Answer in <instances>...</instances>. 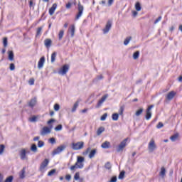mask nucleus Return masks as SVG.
<instances>
[{"label": "nucleus", "mask_w": 182, "mask_h": 182, "mask_svg": "<svg viewBox=\"0 0 182 182\" xmlns=\"http://www.w3.org/2000/svg\"><path fill=\"white\" fill-rule=\"evenodd\" d=\"M83 147H85V142L83 141L73 142L71 144L73 150H82Z\"/></svg>", "instance_id": "nucleus-1"}, {"label": "nucleus", "mask_w": 182, "mask_h": 182, "mask_svg": "<svg viewBox=\"0 0 182 182\" xmlns=\"http://www.w3.org/2000/svg\"><path fill=\"white\" fill-rule=\"evenodd\" d=\"M156 149H157V146H156V141L151 139L148 145V150L149 153H153Z\"/></svg>", "instance_id": "nucleus-2"}, {"label": "nucleus", "mask_w": 182, "mask_h": 182, "mask_svg": "<svg viewBox=\"0 0 182 182\" xmlns=\"http://www.w3.org/2000/svg\"><path fill=\"white\" fill-rule=\"evenodd\" d=\"M69 72V65H64L61 68H60L58 70L59 75H62V76H64V75H66Z\"/></svg>", "instance_id": "nucleus-3"}, {"label": "nucleus", "mask_w": 182, "mask_h": 182, "mask_svg": "<svg viewBox=\"0 0 182 182\" xmlns=\"http://www.w3.org/2000/svg\"><path fill=\"white\" fill-rule=\"evenodd\" d=\"M50 132H52V126L43 127L41 129L40 134L41 136H46V134H50Z\"/></svg>", "instance_id": "nucleus-4"}, {"label": "nucleus", "mask_w": 182, "mask_h": 182, "mask_svg": "<svg viewBox=\"0 0 182 182\" xmlns=\"http://www.w3.org/2000/svg\"><path fill=\"white\" fill-rule=\"evenodd\" d=\"M83 163H85V158H83L82 156H77V162L75 163L77 168H83Z\"/></svg>", "instance_id": "nucleus-5"}, {"label": "nucleus", "mask_w": 182, "mask_h": 182, "mask_svg": "<svg viewBox=\"0 0 182 182\" xmlns=\"http://www.w3.org/2000/svg\"><path fill=\"white\" fill-rule=\"evenodd\" d=\"M90 153V154H89ZM89 154L90 159H92V157H95V154H96V151L95 149H92L90 148H87L85 151L83 152L84 156H87Z\"/></svg>", "instance_id": "nucleus-6"}, {"label": "nucleus", "mask_w": 182, "mask_h": 182, "mask_svg": "<svg viewBox=\"0 0 182 182\" xmlns=\"http://www.w3.org/2000/svg\"><path fill=\"white\" fill-rule=\"evenodd\" d=\"M48 164H49V159H46L40 166V171L41 173H45V168L48 167Z\"/></svg>", "instance_id": "nucleus-7"}, {"label": "nucleus", "mask_w": 182, "mask_h": 182, "mask_svg": "<svg viewBox=\"0 0 182 182\" xmlns=\"http://www.w3.org/2000/svg\"><path fill=\"white\" fill-rule=\"evenodd\" d=\"M176 95H177V92L176 91H171L168 92L166 96V100H168V102H171V100H173V99H174Z\"/></svg>", "instance_id": "nucleus-8"}, {"label": "nucleus", "mask_w": 182, "mask_h": 182, "mask_svg": "<svg viewBox=\"0 0 182 182\" xmlns=\"http://www.w3.org/2000/svg\"><path fill=\"white\" fill-rule=\"evenodd\" d=\"M154 107V105H150L148 107L146 111V120H150L151 119V109Z\"/></svg>", "instance_id": "nucleus-9"}, {"label": "nucleus", "mask_w": 182, "mask_h": 182, "mask_svg": "<svg viewBox=\"0 0 182 182\" xmlns=\"http://www.w3.org/2000/svg\"><path fill=\"white\" fill-rule=\"evenodd\" d=\"M65 149H66V146L65 145H61L58 146L53 151V156H55V154H59V153H62V151H63Z\"/></svg>", "instance_id": "nucleus-10"}, {"label": "nucleus", "mask_w": 182, "mask_h": 182, "mask_svg": "<svg viewBox=\"0 0 182 182\" xmlns=\"http://www.w3.org/2000/svg\"><path fill=\"white\" fill-rule=\"evenodd\" d=\"M82 14H83V6L82 4H80V3H79L78 4V14L75 16V19H79V18H80V16H82Z\"/></svg>", "instance_id": "nucleus-11"}, {"label": "nucleus", "mask_w": 182, "mask_h": 182, "mask_svg": "<svg viewBox=\"0 0 182 182\" xmlns=\"http://www.w3.org/2000/svg\"><path fill=\"white\" fill-rule=\"evenodd\" d=\"M127 140L124 139V141H122L120 144L119 145V146L117 149V151L120 152V151H123V149H124L126 147V143H127Z\"/></svg>", "instance_id": "nucleus-12"}, {"label": "nucleus", "mask_w": 182, "mask_h": 182, "mask_svg": "<svg viewBox=\"0 0 182 182\" xmlns=\"http://www.w3.org/2000/svg\"><path fill=\"white\" fill-rule=\"evenodd\" d=\"M26 149H21L20 151V157L21 160H28V156H26Z\"/></svg>", "instance_id": "nucleus-13"}, {"label": "nucleus", "mask_w": 182, "mask_h": 182, "mask_svg": "<svg viewBox=\"0 0 182 182\" xmlns=\"http://www.w3.org/2000/svg\"><path fill=\"white\" fill-rule=\"evenodd\" d=\"M110 28H112V21H108L105 26V28L103 29L104 33H107V32L110 31Z\"/></svg>", "instance_id": "nucleus-14"}, {"label": "nucleus", "mask_w": 182, "mask_h": 182, "mask_svg": "<svg viewBox=\"0 0 182 182\" xmlns=\"http://www.w3.org/2000/svg\"><path fill=\"white\" fill-rule=\"evenodd\" d=\"M166 173H167L166 168L162 166L159 171V176H161V178H164V177H166Z\"/></svg>", "instance_id": "nucleus-15"}, {"label": "nucleus", "mask_w": 182, "mask_h": 182, "mask_svg": "<svg viewBox=\"0 0 182 182\" xmlns=\"http://www.w3.org/2000/svg\"><path fill=\"white\" fill-rule=\"evenodd\" d=\"M56 8H58V4L55 3L53 4L51 8L49 9V14L50 16L53 15L55 14V11H56Z\"/></svg>", "instance_id": "nucleus-16"}, {"label": "nucleus", "mask_w": 182, "mask_h": 182, "mask_svg": "<svg viewBox=\"0 0 182 182\" xmlns=\"http://www.w3.org/2000/svg\"><path fill=\"white\" fill-rule=\"evenodd\" d=\"M106 99H107V95H104L101 100H99L96 107H100V106H102V104L105 102V100H106Z\"/></svg>", "instance_id": "nucleus-17"}, {"label": "nucleus", "mask_w": 182, "mask_h": 182, "mask_svg": "<svg viewBox=\"0 0 182 182\" xmlns=\"http://www.w3.org/2000/svg\"><path fill=\"white\" fill-rule=\"evenodd\" d=\"M43 63H45V57H42L38 61V69H41V68H43Z\"/></svg>", "instance_id": "nucleus-18"}, {"label": "nucleus", "mask_w": 182, "mask_h": 182, "mask_svg": "<svg viewBox=\"0 0 182 182\" xmlns=\"http://www.w3.org/2000/svg\"><path fill=\"white\" fill-rule=\"evenodd\" d=\"M180 137V134L176 133L173 135L171 136L170 140L171 141H176V140Z\"/></svg>", "instance_id": "nucleus-19"}, {"label": "nucleus", "mask_w": 182, "mask_h": 182, "mask_svg": "<svg viewBox=\"0 0 182 182\" xmlns=\"http://www.w3.org/2000/svg\"><path fill=\"white\" fill-rule=\"evenodd\" d=\"M38 119H39V115H33L28 118L29 122H31V123H34L35 122H38Z\"/></svg>", "instance_id": "nucleus-20"}, {"label": "nucleus", "mask_w": 182, "mask_h": 182, "mask_svg": "<svg viewBox=\"0 0 182 182\" xmlns=\"http://www.w3.org/2000/svg\"><path fill=\"white\" fill-rule=\"evenodd\" d=\"M75 25H72L69 28L68 33L70 32V33H71L72 38L75 36Z\"/></svg>", "instance_id": "nucleus-21"}, {"label": "nucleus", "mask_w": 182, "mask_h": 182, "mask_svg": "<svg viewBox=\"0 0 182 182\" xmlns=\"http://www.w3.org/2000/svg\"><path fill=\"white\" fill-rule=\"evenodd\" d=\"M36 105V98L31 99L30 102H28L29 107H34V106Z\"/></svg>", "instance_id": "nucleus-22"}, {"label": "nucleus", "mask_w": 182, "mask_h": 182, "mask_svg": "<svg viewBox=\"0 0 182 182\" xmlns=\"http://www.w3.org/2000/svg\"><path fill=\"white\" fill-rule=\"evenodd\" d=\"M44 43H45V46H46V48H50V46H52V40L46 39L44 41Z\"/></svg>", "instance_id": "nucleus-23"}, {"label": "nucleus", "mask_w": 182, "mask_h": 182, "mask_svg": "<svg viewBox=\"0 0 182 182\" xmlns=\"http://www.w3.org/2000/svg\"><path fill=\"white\" fill-rule=\"evenodd\" d=\"M101 147H102V149H109L110 147V142L106 141L105 142L102 143Z\"/></svg>", "instance_id": "nucleus-24"}, {"label": "nucleus", "mask_w": 182, "mask_h": 182, "mask_svg": "<svg viewBox=\"0 0 182 182\" xmlns=\"http://www.w3.org/2000/svg\"><path fill=\"white\" fill-rule=\"evenodd\" d=\"M30 150L33 153H36L38 151V146H36V144H32Z\"/></svg>", "instance_id": "nucleus-25"}, {"label": "nucleus", "mask_w": 182, "mask_h": 182, "mask_svg": "<svg viewBox=\"0 0 182 182\" xmlns=\"http://www.w3.org/2000/svg\"><path fill=\"white\" fill-rule=\"evenodd\" d=\"M8 55H9V60H14V51L9 50L8 51Z\"/></svg>", "instance_id": "nucleus-26"}, {"label": "nucleus", "mask_w": 182, "mask_h": 182, "mask_svg": "<svg viewBox=\"0 0 182 182\" xmlns=\"http://www.w3.org/2000/svg\"><path fill=\"white\" fill-rule=\"evenodd\" d=\"M143 108H139L138 110L136 111L135 116H136V117H139V116L143 114Z\"/></svg>", "instance_id": "nucleus-27"}, {"label": "nucleus", "mask_w": 182, "mask_h": 182, "mask_svg": "<svg viewBox=\"0 0 182 182\" xmlns=\"http://www.w3.org/2000/svg\"><path fill=\"white\" fill-rule=\"evenodd\" d=\"M105 132V127H101L97 130V135L100 136Z\"/></svg>", "instance_id": "nucleus-28"}, {"label": "nucleus", "mask_w": 182, "mask_h": 182, "mask_svg": "<svg viewBox=\"0 0 182 182\" xmlns=\"http://www.w3.org/2000/svg\"><path fill=\"white\" fill-rule=\"evenodd\" d=\"M135 9L138 12H139V11H141V5L140 4V2H136L135 4Z\"/></svg>", "instance_id": "nucleus-29"}, {"label": "nucleus", "mask_w": 182, "mask_h": 182, "mask_svg": "<svg viewBox=\"0 0 182 182\" xmlns=\"http://www.w3.org/2000/svg\"><path fill=\"white\" fill-rule=\"evenodd\" d=\"M139 56H140V52L136 51L133 54V59H134L136 60L139 59Z\"/></svg>", "instance_id": "nucleus-30"}, {"label": "nucleus", "mask_w": 182, "mask_h": 182, "mask_svg": "<svg viewBox=\"0 0 182 182\" xmlns=\"http://www.w3.org/2000/svg\"><path fill=\"white\" fill-rule=\"evenodd\" d=\"M130 41H132V37H128L124 41V45H125V46H127V45H129Z\"/></svg>", "instance_id": "nucleus-31"}, {"label": "nucleus", "mask_w": 182, "mask_h": 182, "mask_svg": "<svg viewBox=\"0 0 182 182\" xmlns=\"http://www.w3.org/2000/svg\"><path fill=\"white\" fill-rule=\"evenodd\" d=\"M25 173H26V171H25V168H23V169L20 172V178H23L25 177Z\"/></svg>", "instance_id": "nucleus-32"}, {"label": "nucleus", "mask_w": 182, "mask_h": 182, "mask_svg": "<svg viewBox=\"0 0 182 182\" xmlns=\"http://www.w3.org/2000/svg\"><path fill=\"white\" fill-rule=\"evenodd\" d=\"M112 120H114V121H117V120H119V114H117V113H114L113 114H112Z\"/></svg>", "instance_id": "nucleus-33"}, {"label": "nucleus", "mask_w": 182, "mask_h": 182, "mask_svg": "<svg viewBox=\"0 0 182 182\" xmlns=\"http://www.w3.org/2000/svg\"><path fill=\"white\" fill-rule=\"evenodd\" d=\"M56 60V52H54L51 55V63H53Z\"/></svg>", "instance_id": "nucleus-34"}, {"label": "nucleus", "mask_w": 182, "mask_h": 182, "mask_svg": "<svg viewBox=\"0 0 182 182\" xmlns=\"http://www.w3.org/2000/svg\"><path fill=\"white\" fill-rule=\"evenodd\" d=\"M77 106H79V102L77 101L74 105H73V107L72 109V112H76V109H77Z\"/></svg>", "instance_id": "nucleus-35"}, {"label": "nucleus", "mask_w": 182, "mask_h": 182, "mask_svg": "<svg viewBox=\"0 0 182 182\" xmlns=\"http://www.w3.org/2000/svg\"><path fill=\"white\" fill-rule=\"evenodd\" d=\"M3 45L4 48H6V46H8V38L5 37L3 38Z\"/></svg>", "instance_id": "nucleus-36"}, {"label": "nucleus", "mask_w": 182, "mask_h": 182, "mask_svg": "<svg viewBox=\"0 0 182 182\" xmlns=\"http://www.w3.org/2000/svg\"><path fill=\"white\" fill-rule=\"evenodd\" d=\"M63 33H65V31L63 30L60 31L58 34L59 41H61L62 38H63Z\"/></svg>", "instance_id": "nucleus-37"}, {"label": "nucleus", "mask_w": 182, "mask_h": 182, "mask_svg": "<svg viewBox=\"0 0 182 182\" xmlns=\"http://www.w3.org/2000/svg\"><path fill=\"white\" fill-rule=\"evenodd\" d=\"M126 172H124V171H122V172H120L119 175V180H123V178H124V174Z\"/></svg>", "instance_id": "nucleus-38"}, {"label": "nucleus", "mask_w": 182, "mask_h": 182, "mask_svg": "<svg viewBox=\"0 0 182 182\" xmlns=\"http://www.w3.org/2000/svg\"><path fill=\"white\" fill-rule=\"evenodd\" d=\"M4 150H5V145L1 144L0 145V155L4 154Z\"/></svg>", "instance_id": "nucleus-39"}, {"label": "nucleus", "mask_w": 182, "mask_h": 182, "mask_svg": "<svg viewBox=\"0 0 182 182\" xmlns=\"http://www.w3.org/2000/svg\"><path fill=\"white\" fill-rule=\"evenodd\" d=\"M55 173H56V169H52L51 171H50L48 173V176H49L50 177L53 176V174H55Z\"/></svg>", "instance_id": "nucleus-40"}, {"label": "nucleus", "mask_w": 182, "mask_h": 182, "mask_svg": "<svg viewBox=\"0 0 182 182\" xmlns=\"http://www.w3.org/2000/svg\"><path fill=\"white\" fill-rule=\"evenodd\" d=\"M63 126L62 124H58L55 128V132H60V130H62Z\"/></svg>", "instance_id": "nucleus-41"}, {"label": "nucleus", "mask_w": 182, "mask_h": 182, "mask_svg": "<svg viewBox=\"0 0 182 182\" xmlns=\"http://www.w3.org/2000/svg\"><path fill=\"white\" fill-rule=\"evenodd\" d=\"M45 146V143L43 142V141H38V147H43Z\"/></svg>", "instance_id": "nucleus-42"}, {"label": "nucleus", "mask_w": 182, "mask_h": 182, "mask_svg": "<svg viewBox=\"0 0 182 182\" xmlns=\"http://www.w3.org/2000/svg\"><path fill=\"white\" fill-rule=\"evenodd\" d=\"M79 178H80V174L79 172H77L74 176V180H79Z\"/></svg>", "instance_id": "nucleus-43"}, {"label": "nucleus", "mask_w": 182, "mask_h": 182, "mask_svg": "<svg viewBox=\"0 0 182 182\" xmlns=\"http://www.w3.org/2000/svg\"><path fill=\"white\" fill-rule=\"evenodd\" d=\"M59 109H60V107L59 106V104H55L54 105V110H55V112H58L59 110Z\"/></svg>", "instance_id": "nucleus-44"}, {"label": "nucleus", "mask_w": 182, "mask_h": 182, "mask_svg": "<svg viewBox=\"0 0 182 182\" xmlns=\"http://www.w3.org/2000/svg\"><path fill=\"white\" fill-rule=\"evenodd\" d=\"M28 83H29V85H31V86L33 85L34 83H35V79L31 78V79L28 80Z\"/></svg>", "instance_id": "nucleus-45"}, {"label": "nucleus", "mask_w": 182, "mask_h": 182, "mask_svg": "<svg viewBox=\"0 0 182 182\" xmlns=\"http://www.w3.org/2000/svg\"><path fill=\"white\" fill-rule=\"evenodd\" d=\"M49 141L50 143H51V144H55V143H56V139H55V138L53 137L49 139Z\"/></svg>", "instance_id": "nucleus-46"}, {"label": "nucleus", "mask_w": 182, "mask_h": 182, "mask_svg": "<svg viewBox=\"0 0 182 182\" xmlns=\"http://www.w3.org/2000/svg\"><path fill=\"white\" fill-rule=\"evenodd\" d=\"M71 178H72V176H70V174H67L65 176V180H67L68 181H70Z\"/></svg>", "instance_id": "nucleus-47"}, {"label": "nucleus", "mask_w": 182, "mask_h": 182, "mask_svg": "<svg viewBox=\"0 0 182 182\" xmlns=\"http://www.w3.org/2000/svg\"><path fill=\"white\" fill-rule=\"evenodd\" d=\"M106 117H107V113L104 114L101 117V120H102V121L106 120Z\"/></svg>", "instance_id": "nucleus-48"}, {"label": "nucleus", "mask_w": 182, "mask_h": 182, "mask_svg": "<svg viewBox=\"0 0 182 182\" xmlns=\"http://www.w3.org/2000/svg\"><path fill=\"white\" fill-rule=\"evenodd\" d=\"M76 168H78L76 165L72 166L70 168V169L71 170V171H75Z\"/></svg>", "instance_id": "nucleus-49"}, {"label": "nucleus", "mask_w": 182, "mask_h": 182, "mask_svg": "<svg viewBox=\"0 0 182 182\" xmlns=\"http://www.w3.org/2000/svg\"><path fill=\"white\" fill-rule=\"evenodd\" d=\"M105 168H107L108 170H110V168H112V165H110V163H107L105 164Z\"/></svg>", "instance_id": "nucleus-50"}, {"label": "nucleus", "mask_w": 182, "mask_h": 182, "mask_svg": "<svg viewBox=\"0 0 182 182\" xmlns=\"http://www.w3.org/2000/svg\"><path fill=\"white\" fill-rule=\"evenodd\" d=\"M124 107H120V108H119V114H120L121 116L123 115V112H124Z\"/></svg>", "instance_id": "nucleus-51"}, {"label": "nucleus", "mask_w": 182, "mask_h": 182, "mask_svg": "<svg viewBox=\"0 0 182 182\" xmlns=\"http://www.w3.org/2000/svg\"><path fill=\"white\" fill-rule=\"evenodd\" d=\"M164 126V124H163L162 122H159V123L157 124L156 127H157V129H161V127H163Z\"/></svg>", "instance_id": "nucleus-52"}, {"label": "nucleus", "mask_w": 182, "mask_h": 182, "mask_svg": "<svg viewBox=\"0 0 182 182\" xmlns=\"http://www.w3.org/2000/svg\"><path fill=\"white\" fill-rule=\"evenodd\" d=\"M117 181V177L114 176L111 178V180L109 182H116Z\"/></svg>", "instance_id": "nucleus-53"}, {"label": "nucleus", "mask_w": 182, "mask_h": 182, "mask_svg": "<svg viewBox=\"0 0 182 182\" xmlns=\"http://www.w3.org/2000/svg\"><path fill=\"white\" fill-rule=\"evenodd\" d=\"M10 70H15V64L14 63L10 64Z\"/></svg>", "instance_id": "nucleus-54"}, {"label": "nucleus", "mask_w": 182, "mask_h": 182, "mask_svg": "<svg viewBox=\"0 0 182 182\" xmlns=\"http://www.w3.org/2000/svg\"><path fill=\"white\" fill-rule=\"evenodd\" d=\"M41 32H42V27H39L37 29V36H38V35H41Z\"/></svg>", "instance_id": "nucleus-55"}, {"label": "nucleus", "mask_w": 182, "mask_h": 182, "mask_svg": "<svg viewBox=\"0 0 182 182\" xmlns=\"http://www.w3.org/2000/svg\"><path fill=\"white\" fill-rule=\"evenodd\" d=\"M55 120L54 119H51L48 121L47 124H50L52 123H55Z\"/></svg>", "instance_id": "nucleus-56"}, {"label": "nucleus", "mask_w": 182, "mask_h": 182, "mask_svg": "<svg viewBox=\"0 0 182 182\" xmlns=\"http://www.w3.org/2000/svg\"><path fill=\"white\" fill-rule=\"evenodd\" d=\"M160 21H161V16H159L158 18H156L154 21V23H157L158 22H160Z\"/></svg>", "instance_id": "nucleus-57"}, {"label": "nucleus", "mask_w": 182, "mask_h": 182, "mask_svg": "<svg viewBox=\"0 0 182 182\" xmlns=\"http://www.w3.org/2000/svg\"><path fill=\"white\" fill-rule=\"evenodd\" d=\"M71 6H72V3H68L66 4L67 9H70V8H71Z\"/></svg>", "instance_id": "nucleus-58"}, {"label": "nucleus", "mask_w": 182, "mask_h": 182, "mask_svg": "<svg viewBox=\"0 0 182 182\" xmlns=\"http://www.w3.org/2000/svg\"><path fill=\"white\" fill-rule=\"evenodd\" d=\"M138 14L136 11H132L133 16H137Z\"/></svg>", "instance_id": "nucleus-59"}, {"label": "nucleus", "mask_w": 182, "mask_h": 182, "mask_svg": "<svg viewBox=\"0 0 182 182\" xmlns=\"http://www.w3.org/2000/svg\"><path fill=\"white\" fill-rule=\"evenodd\" d=\"M114 0H108V5L110 6Z\"/></svg>", "instance_id": "nucleus-60"}, {"label": "nucleus", "mask_w": 182, "mask_h": 182, "mask_svg": "<svg viewBox=\"0 0 182 182\" xmlns=\"http://www.w3.org/2000/svg\"><path fill=\"white\" fill-rule=\"evenodd\" d=\"M40 137L39 136H36L33 138V141H38V140H39Z\"/></svg>", "instance_id": "nucleus-61"}, {"label": "nucleus", "mask_w": 182, "mask_h": 182, "mask_svg": "<svg viewBox=\"0 0 182 182\" xmlns=\"http://www.w3.org/2000/svg\"><path fill=\"white\" fill-rule=\"evenodd\" d=\"M29 5H30V7H31V6H33V1H29Z\"/></svg>", "instance_id": "nucleus-62"}, {"label": "nucleus", "mask_w": 182, "mask_h": 182, "mask_svg": "<svg viewBox=\"0 0 182 182\" xmlns=\"http://www.w3.org/2000/svg\"><path fill=\"white\" fill-rule=\"evenodd\" d=\"M178 80H179V82H182V75L179 76Z\"/></svg>", "instance_id": "nucleus-63"}, {"label": "nucleus", "mask_w": 182, "mask_h": 182, "mask_svg": "<svg viewBox=\"0 0 182 182\" xmlns=\"http://www.w3.org/2000/svg\"><path fill=\"white\" fill-rule=\"evenodd\" d=\"M178 29H179V31H181V32H182V25H180V26H179Z\"/></svg>", "instance_id": "nucleus-64"}]
</instances>
